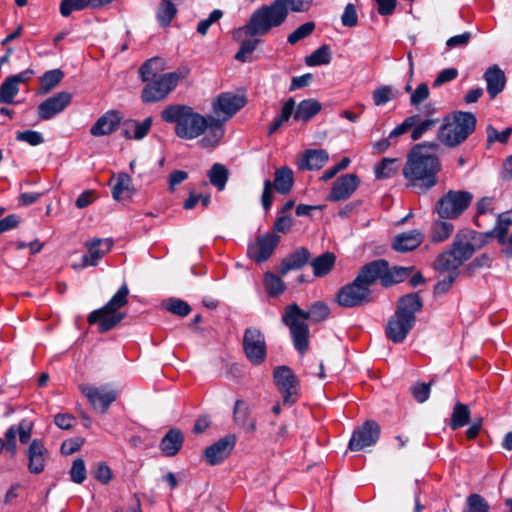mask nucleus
<instances>
[{
	"label": "nucleus",
	"instance_id": "nucleus-1",
	"mask_svg": "<svg viewBox=\"0 0 512 512\" xmlns=\"http://www.w3.org/2000/svg\"><path fill=\"white\" fill-rule=\"evenodd\" d=\"M161 119L174 124V133L183 140H193L203 136L200 144L205 148L217 146L222 139L221 122L212 115L204 116L191 106L171 104L161 111Z\"/></svg>",
	"mask_w": 512,
	"mask_h": 512
},
{
	"label": "nucleus",
	"instance_id": "nucleus-2",
	"mask_svg": "<svg viewBox=\"0 0 512 512\" xmlns=\"http://www.w3.org/2000/svg\"><path fill=\"white\" fill-rule=\"evenodd\" d=\"M439 149L437 142H423L413 146L407 154L403 176L408 186L427 192L438 183L441 162L435 154Z\"/></svg>",
	"mask_w": 512,
	"mask_h": 512
},
{
	"label": "nucleus",
	"instance_id": "nucleus-3",
	"mask_svg": "<svg viewBox=\"0 0 512 512\" xmlns=\"http://www.w3.org/2000/svg\"><path fill=\"white\" fill-rule=\"evenodd\" d=\"M329 314L330 309L323 302L311 304L307 311L301 309L296 303L285 308L282 322L289 328L293 345L300 354H304L309 347V327L306 321L318 323L326 320Z\"/></svg>",
	"mask_w": 512,
	"mask_h": 512
},
{
	"label": "nucleus",
	"instance_id": "nucleus-4",
	"mask_svg": "<svg viewBox=\"0 0 512 512\" xmlns=\"http://www.w3.org/2000/svg\"><path fill=\"white\" fill-rule=\"evenodd\" d=\"M288 17V7H284V0H274L269 5H262L250 16L243 27L235 31L234 37L243 35L250 37L264 36L273 28L280 27Z\"/></svg>",
	"mask_w": 512,
	"mask_h": 512
},
{
	"label": "nucleus",
	"instance_id": "nucleus-5",
	"mask_svg": "<svg viewBox=\"0 0 512 512\" xmlns=\"http://www.w3.org/2000/svg\"><path fill=\"white\" fill-rule=\"evenodd\" d=\"M476 122L473 113L455 111L443 118L438 128L437 140L448 148H455L475 131Z\"/></svg>",
	"mask_w": 512,
	"mask_h": 512
},
{
	"label": "nucleus",
	"instance_id": "nucleus-6",
	"mask_svg": "<svg viewBox=\"0 0 512 512\" xmlns=\"http://www.w3.org/2000/svg\"><path fill=\"white\" fill-rule=\"evenodd\" d=\"M411 272L412 268L410 267H389L386 260L379 259L364 265L360 269L357 277L358 281H362L368 288L377 281H379L383 287H390L403 282Z\"/></svg>",
	"mask_w": 512,
	"mask_h": 512
},
{
	"label": "nucleus",
	"instance_id": "nucleus-7",
	"mask_svg": "<svg viewBox=\"0 0 512 512\" xmlns=\"http://www.w3.org/2000/svg\"><path fill=\"white\" fill-rule=\"evenodd\" d=\"M418 110L419 113L406 117L401 124L397 125L389 133V138H397L411 131L410 138L413 141H418L440 123V119L435 117L437 108L434 103H426Z\"/></svg>",
	"mask_w": 512,
	"mask_h": 512
},
{
	"label": "nucleus",
	"instance_id": "nucleus-8",
	"mask_svg": "<svg viewBox=\"0 0 512 512\" xmlns=\"http://www.w3.org/2000/svg\"><path fill=\"white\" fill-rule=\"evenodd\" d=\"M128 295L129 289L124 283L104 307L89 314L88 323L90 325L98 324L100 332L113 329L125 317V314L119 312V309L128 303Z\"/></svg>",
	"mask_w": 512,
	"mask_h": 512
},
{
	"label": "nucleus",
	"instance_id": "nucleus-9",
	"mask_svg": "<svg viewBox=\"0 0 512 512\" xmlns=\"http://www.w3.org/2000/svg\"><path fill=\"white\" fill-rule=\"evenodd\" d=\"M183 78L180 72H170L160 75L158 78L143 80L144 86L141 99L144 103L163 101L177 87Z\"/></svg>",
	"mask_w": 512,
	"mask_h": 512
},
{
	"label": "nucleus",
	"instance_id": "nucleus-10",
	"mask_svg": "<svg viewBox=\"0 0 512 512\" xmlns=\"http://www.w3.org/2000/svg\"><path fill=\"white\" fill-rule=\"evenodd\" d=\"M473 195L468 191L450 190L435 204V211L439 218L454 220L460 217L470 206Z\"/></svg>",
	"mask_w": 512,
	"mask_h": 512
},
{
	"label": "nucleus",
	"instance_id": "nucleus-11",
	"mask_svg": "<svg viewBox=\"0 0 512 512\" xmlns=\"http://www.w3.org/2000/svg\"><path fill=\"white\" fill-rule=\"evenodd\" d=\"M274 182L269 179L264 181V188L261 196V204L265 211H268L273 203V188L280 194H288L294 184V175L291 168L287 166L275 170Z\"/></svg>",
	"mask_w": 512,
	"mask_h": 512
},
{
	"label": "nucleus",
	"instance_id": "nucleus-12",
	"mask_svg": "<svg viewBox=\"0 0 512 512\" xmlns=\"http://www.w3.org/2000/svg\"><path fill=\"white\" fill-rule=\"evenodd\" d=\"M243 96L225 92L217 96L212 102L213 118L221 122L222 138L225 134V123L245 106Z\"/></svg>",
	"mask_w": 512,
	"mask_h": 512
},
{
	"label": "nucleus",
	"instance_id": "nucleus-13",
	"mask_svg": "<svg viewBox=\"0 0 512 512\" xmlns=\"http://www.w3.org/2000/svg\"><path fill=\"white\" fill-rule=\"evenodd\" d=\"M275 385L283 397V403L292 406L299 399V381L288 366H278L273 371Z\"/></svg>",
	"mask_w": 512,
	"mask_h": 512
},
{
	"label": "nucleus",
	"instance_id": "nucleus-14",
	"mask_svg": "<svg viewBox=\"0 0 512 512\" xmlns=\"http://www.w3.org/2000/svg\"><path fill=\"white\" fill-rule=\"evenodd\" d=\"M242 345L245 356L253 365H261L265 361L267 347L265 336L260 329L256 327L245 329Z\"/></svg>",
	"mask_w": 512,
	"mask_h": 512
},
{
	"label": "nucleus",
	"instance_id": "nucleus-15",
	"mask_svg": "<svg viewBox=\"0 0 512 512\" xmlns=\"http://www.w3.org/2000/svg\"><path fill=\"white\" fill-rule=\"evenodd\" d=\"M371 290L358 281V277L350 284L341 287L336 295L338 305L352 308L359 307L371 302Z\"/></svg>",
	"mask_w": 512,
	"mask_h": 512
},
{
	"label": "nucleus",
	"instance_id": "nucleus-16",
	"mask_svg": "<svg viewBox=\"0 0 512 512\" xmlns=\"http://www.w3.org/2000/svg\"><path fill=\"white\" fill-rule=\"evenodd\" d=\"M485 243L484 235L471 229H462L454 237L451 250L461 261L466 262L477 248Z\"/></svg>",
	"mask_w": 512,
	"mask_h": 512
},
{
	"label": "nucleus",
	"instance_id": "nucleus-17",
	"mask_svg": "<svg viewBox=\"0 0 512 512\" xmlns=\"http://www.w3.org/2000/svg\"><path fill=\"white\" fill-rule=\"evenodd\" d=\"M80 390L92 407L101 413H105L117 399V392L107 384L100 387L85 384L80 386Z\"/></svg>",
	"mask_w": 512,
	"mask_h": 512
},
{
	"label": "nucleus",
	"instance_id": "nucleus-18",
	"mask_svg": "<svg viewBox=\"0 0 512 512\" xmlns=\"http://www.w3.org/2000/svg\"><path fill=\"white\" fill-rule=\"evenodd\" d=\"M379 436L380 426L375 421L368 420L353 432L349 441V449L351 451H360L374 445Z\"/></svg>",
	"mask_w": 512,
	"mask_h": 512
},
{
	"label": "nucleus",
	"instance_id": "nucleus-19",
	"mask_svg": "<svg viewBox=\"0 0 512 512\" xmlns=\"http://www.w3.org/2000/svg\"><path fill=\"white\" fill-rule=\"evenodd\" d=\"M237 438L228 434L204 450V459L212 466L222 463L233 451Z\"/></svg>",
	"mask_w": 512,
	"mask_h": 512
},
{
	"label": "nucleus",
	"instance_id": "nucleus-20",
	"mask_svg": "<svg viewBox=\"0 0 512 512\" xmlns=\"http://www.w3.org/2000/svg\"><path fill=\"white\" fill-rule=\"evenodd\" d=\"M279 240L280 237L273 233L259 236L256 242L248 247L249 257L258 263L266 261L272 255Z\"/></svg>",
	"mask_w": 512,
	"mask_h": 512
},
{
	"label": "nucleus",
	"instance_id": "nucleus-21",
	"mask_svg": "<svg viewBox=\"0 0 512 512\" xmlns=\"http://www.w3.org/2000/svg\"><path fill=\"white\" fill-rule=\"evenodd\" d=\"M359 183L360 179L356 174L342 175L333 183L328 200L338 202L348 199L356 191Z\"/></svg>",
	"mask_w": 512,
	"mask_h": 512
},
{
	"label": "nucleus",
	"instance_id": "nucleus-22",
	"mask_svg": "<svg viewBox=\"0 0 512 512\" xmlns=\"http://www.w3.org/2000/svg\"><path fill=\"white\" fill-rule=\"evenodd\" d=\"M71 102V94L59 92L49 97L38 106V117L40 120H49L62 112Z\"/></svg>",
	"mask_w": 512,
	"mask_h": 512
},
{
	"label": "nucleus",
	"instance_id": "nucleus-23",
	"mask_svg": "<svg viewBox=\"0 0 512 512\" xmlns=\"http://www.w3.org/2000/svg\"><path fill=\"white\" fill-rule=\"evenodd\" d=\"M416 319L411 317H403L395 313L388 321L386 326V336L394 343L404 341L410 330L415 324Z\"/></svg>",
	"mask_w": 512,
	"mask_h": 512
},
{
	"label": "nucleus",
	"instance_id": "nucleus-24",
	"mask_svg": "<svg viewBox=\"0 0 512 512\" xmlns=\"http://www.w3.org/2000/svg\"><path fill=\"white\" fill-rule=\"evenodd\" d=\"M28 470L31 474H40L45 470L49 452L40 439H34L28 449Z\"/></svg>",
	"mask_w": 512,
	"mask_h": 512
},
{
	"label": "nucleus",
	"instance_id": "nucleus-25",
	"mask_svg": "<svg viewBox=\"0 0 512 512\" xmlns=\"http://www.w3.org/2000/svg\"><path fill=\"white\" fill-rule=\"evenodd\" d=\"M85 247L87 248V254L82 257V266H95L98 261L112 249L113 241L110 238H95L87 241Z\"/></svg>",
	"mask_w": 512,
	"mask_h": 512
},
{
	"label": "nucleus",
	"instance_id": "nucleus-26",
	"mask_svg": "<svg viewBox=\"0 0 512 512\" xmlns=\"http://www.w3.org/2000/svg\"><path fill=\"white\" fill-rule=\"evenodd\" d=\"M121 120L122 117L118 111H108L91 127L90 133L95 137L110 135L117 129Z\"/></svg>",
	"mask_w": 512,
	"mask_h": 512
},
{
	"label": "nucleus",
	"instance_id": "nucleus-27",
	"mask_svg": "<svg viewBox=\"0 0 512 512\" xmlns=\"http://www.w3.org/2000/svg\"><path fill=\"white\" fill-rule=\"evenodd\" d=\"M233 421L246 433L252 434L256 431V419L251 416L250 408L243 400L238 399L234 404Z\"/></svg>",
	"mask_w": 512,
	"mask_h": 512
},
{
	"label": "nucleus",
	"instance_id": "nucleus-28",
	"mask_svg": "<svg viewBox=\"0 0 512 512\" xmlns=\"http://www.w3.org/2000/svg\"><path fill=\"white\" fill-rule=\"evenodd\" d=\"M311 258L309 250L305 247H299L289 254L281 262L279 273L285 276L290 270L300 269L305 266Z\"/></svg>",
	"mask_w": 512,
	"mask_h": 512
},
{
	"label": "nucleus",
	"instance_id": "nucleus-29",
	"mask_svg": "<svg viewBox=\"0 0 512 512\" xmlns=\"http://www.w3.org/2000/svg\"><path fill=\"white\" fill-rule=\"evenodd\" d=\"M424 234L419 230H411L397 235L392 243L394 250L399 252L412 251L423 242Z\"/></svg>",
	"mask_w": 512,
	"mask_h": 512
},
{
	"label": "nucleus",
	"instance_id": "nucleus-30",
	"mask_svg": "<svg viewBox=\"0 0 512 512\" xmlns=\"http://www.w3.org/2000/svg\"><path fill=\"white\" fill-rule=\"evenodd\" d=\"M152 123V117H147L142 122L134 119L126 120L123 123V136L126 139L141 140L149 133Z\"/></svg>",
	"mask_w": 512,
	"mask_h": 512
},
{
	"label": "nucleus",
	"instance_id": "nucleus-31",
	"mask_svg": "<svg viewBox=\"0 0 512 512\" xmlns=\"http://www.w3.org/2000/svg\"><path fill=\"white\" fill-rule=\"evenodd\" d=\"M184 437L179 429H170L160 442V450L167 457L175 456L182 448Z\"/></svg>",
	"mask_w": 512,
	"mask_h": 512
},
{
	"label": "nucleus",
	"instance_id": "nucleus-32",
	"mask_svg": "<svg viewBox=\"0 0 512 512\" xmlns=\"http://www.w3.org/2000/svg\"><path fill=\"white\" fill-rule=\"evenodd\" d=\"M329 160V154L324 149H309L305 151L299 168L304 170H319Z\"/></svg>",
	"mask_w": 512,
	"mask_h": 512
},
{
	"label": "nucleus",
	"instance_id": "nucleus-33",
	"mask_svg": "<svg viewBox=\"0 0 512 512\" xmlns=\"http://www.w3.org/2000/svg\"><path fill=\"white\" fill-rule=\"evenodd\" d=\"M114 181L112 196L116 201L130 199L134 194L132 179L127 173H119L112 178Z\"/></svg>",
	"mask_w": 512,
	"mask_h": 512
},
{
	"label": "nucleus",
	"instance_id": "nucleus-34",
	"mask_svg": "<svg viewBox=\"0 0 512 512\" xmlns=\"http://www.w3.org/2000/svg\"><path fill=\"white\" fill-rule=\"evenodd\" d=\"M182 1L183 0H160L156 9V19L161 27L166 28L170 26L178 13L177 6Z\"/></svg>",
	"mask_w": 512,
	"mask_h": 512
},
{
	"label": "nucleus",
	"instance_id": "nucleus-35",
	"mask_svg": "<svg viewBox=\"0 0 512 512\" xmlns=\"http://www.w3.org/2000/svg\"><path fill=\"white\" fill-rule=\"evenodd\" d=\"M484 79L487 83V92L494 98L505 87L506 77L504 72L496 65L489 67L485 74Z\"/></svg>",
	"mask_w": 512,
	"mask_h": 512
},
{
	"label": "nucleus",
	"instance_id": "nucleus-36",
	"mask_svg": "<svg viewBox=\"0 0 512 512\" xmlns=\"http://www.w3.org/2000/svg\"><path fill=\"white\" fill-rule=\"evenodd\" d=\"M422 308V301L420 297L415 294H407L401 297L398 301L397 310L395 313L400 314L403 317L415 318V313L420 311Z\"/></svg>",
	"mask_w": 512,
	"mask_h": 512
},
{
	"label": "nucleus",
	"instance_id": "nucleus-37",
	"mask_svg": "<svg viewBox=\"0 0 512 512\" xmlns=\"http://www.w3.org/2000/svg\"><path fill=\"white\" fill-rule=\"evenodd\" d=\"M446 220L440 218L432 222L429 230V239L432 243L445 242L453 234L454 225Z\"/></svg>",
	"mask_w": 512,
	"mask_h": 512
},
{
	"label": "nucleus",
	"instance_id": "nucleus-38",
	"mask_svg": "<svg viewBox=\"0 0 512 512\" xmlns=\"http://www.w3.org/2000/svg\"><path fill=\"white\" fill-rule=\"evenodd\" d=\"M463 264V261L450 249L437 257L435 268L440 273H458V268Z\"/></svg>",
	"mask_w": 512,
	"mask_h": 512
},
{
	"label": "nucleus",
	"instance_id": "nucleus-39",
	"mask_svg": "<svg viewBox=\"0 0 512 512\" xmlns=\"http://www.w3.org/2000/svg\"><path fill=\"white\" fill-rule=\"evenodd\" d=\"M336 263V256L332 252H325L320 256L314 258L310 265L313 269L315 277H324L329 274Z\"/></svg>",
	"mask_w": 512,
	"mask_h": 512
},
{
	"label": "nucleus",
	"instance_id": "nucleus-40",
	"mask_svg": "<svg viewBox=\"0 0 512 512\" xmlns=\"http://www.w3.org/2000/svg\"><path fill=\"white\" fill-rule=\"evenodd\" d=\"M165 69V61L161 57H154L145 61L139 68L141 80L158 78Z\"/></svg>",
	"mask_w": 512,
	"mask_h": 512
},
{
	"label": "nucleus",
	"instance_id": "nucleus-41",
	"mask_svg": "<svg viewBox=\"0 0 512 512\" xmlns=\"http://www.w3.org/2000/svg\"><path fill=\"white\" fill-rule=\"evenodd\" d=\"M321 110V104L315 99L302 100L295 112L294 119L297 121L308 122L312 117L318 114Z\"/></svg>",
	"mask_w": 512,
	"mask_h": 512
},
{
	"label": "nucleus",
	"instance_id": "nucleus-42",
	"mask_svg": "<svg viewBox=\"0 0 512 512\" xmlns=\"http://www.w3.org/2000/svg\"><path fill=\"white\" fill-rule=\"evenodd\" d=\"M511 226L512 218L510 215L508 213L499 214L494 229L489 232L488 235L496 237L499 244L505 245L509 238L507 237V233Z\"/></svg>",
	"mask_w": 512,
	"mask_h": 512
},
{
	"label": "nucleus",
	"instance_id": "nucleus-43",
	"mask_svg": "<svg viewBox=\"0 0 512 512\" xmlns=\"http://www.w3.org/2000/svg\"><path fill=\"white\" fill-rule=\"evenodd\" d=\"M470 408L468 405L461 402H457L453 408V412L450 420V428L457 430L464 427L470 421Z\"/></svg>",
	"mask_w": 512,
	"mask_h": 512
},
{
	"label": "nucleus",
	"instance_id": "nucleus-44",
	"mask_svg": "<svg viewBox=\"0 0 512 512\" xmlns=\"http://www.w3.org/2000/svg\"><path fill=\"white\" fill-rule=\"evenodd\" d=\"M398 162L397 158H383L374 168L375 177L377 179L392 177L398 170Z\"/></svg>",
	"mask_w": 512,
	"mask_h": 512
},
{
	"label": "nucleus",
	"instance_id": "nucleus-45",
	"mask_svg": "<svg viewBox=\"0 0 512 512\" xmlns=\"http://www.w3.org/2000/svg\"><path fill=\"white\" fill-rule=\"evenodd\" d=\"M228 175L229 173L227 168L219 163H215L208 173V177L211 184L220 191L225 188L228 180Z\"/></svg>",
	"mask_w": 512,
	"mask_h": 512
},
{
	"label": "nucleus",
	"instance_id": "nucleus-46",
	"mask_svg": "<svg viewBox=\"0 0 512 512\" xmlns=\"http://www.w3.org/2000/svg\"><path fill=\"white\" fill-rule=\"evenodd\" d=\"M64 73L60 69L49 70L40 78L42 93H48L54 89L63 79Z\"/></svg>",
	"mask_w": 512,
	"mask_h": 512
},
{
	"label": "nucleus",
	"instance_id": "nucleus-47",
	"mask_svg": "<svg viewBox=\"0 0 512 512\" xmlns=\"http://www.w3.org/2000/svg\"><path fill=\"white\" fill-rule=\"evenodd\" d=\"M331 51L328 45H323L316 49L313 53L306 57L305 63L306 65L319 66V65H327L331 62Z\"/></svg>",
	"mask_w": 512,
	"mask_h": 512
},
{
	"label": "nucleus",
	"instance_id": "nucleus-48",
	"mask_svg": "<svg viewBox=\"0 0 512 512\" xmlns=\"http://www.w3.org/2000/svg\"><path fill=\"white\" fill-rule=\"evenodd\" d=\"M263 283L266 292L271 297H276L282 294L285 290V285L280 277L274 275L271 272L265 273Z\"/></svg>",
	"mask_w": 512,
	"mask_h": 512
},
{
	"label": "nucleus",
	"instance_id": "nucleus-49",
	"mask_svg": "<svg viewBox=\"0 0 512 512\" xmlns=\"http://www.w3.org/2000/svg\"><path fill=\"white\" fill-rule=\"evenodd\" d=\"M19 90V87L8 76L0 86V103L13 104Z\"/></svg>",
	"mask_w": 512,
	"mask_h": 512
},
{
	"label": "nucleus",
	"instance_id": "nucleus-50",
	"mask_svg": "<svg viewBox=\"0 0 512 512\" xmlns=\"http://www.w3.org/2000/svg\"><path fill=\"white\" fill-rule=\"evenodd\" d=\"M476 215L474 217V224L482 228L484 224L481 222V217L487 214L493 215V198L492 197H483L476 204Z\"/></svg>",
	"mask_w": 512,
	"mask_h": 512
},
{
	"label": "nucleus",
	"instance_id": "nucleus-51",
	"mask_svg": "<svg viewBox=\"0 0 512 512\" xmlns=\"http://www.w3.org/2000/svg\"><path fill=\"white\" fill-rule=\"evenodd\" d=\"M315 29L314 22H306L299 26L296 30H294L291 34L288 35L287 41L291 45H295L299 41L307 38Z\"/></svg>",
	"mask_w": 512,
	"mask_h": 512
},
{
	"label": "nucleus",
	"instance_id": "nucleus-52",
	"mask_svg": "<svg viewBox=\"0 0 512 512\" xmlns=\"http://www.w3.org/2000/svg\"><path fill=\"white\" fill-rule=\"evenodd\" d=\"M90 8L89 0H62L60 3V13L68 17L73 11H80Z\"/></svg>",
	"mask_w": 512,
	"mask_h": 512
},
{
	"label": "nucleus",
	"instance_id": "nucleus-53",
	"mask_svg": "<svg viewBox=\"0 0 512 512\" xmlns=\"http://www.w3.org/2000/svg\"><path fill=\"white\" fill-rule=\"evenodd\" d=\"M463 512H489V506L479 494H471L467 498L466 508Z\"/></svg>",
	"mask_w": 512,
	"mask_h": 512
},
{
	"label": "nucleus",
	"instance_id": "nucleus-54",
	"mask_svg": "<svg viewBox=\"0 0 512 512\" xmlns=\"http://www.w3.org/2000/svg\"><path fill=\"white\" fill-rule=\"evenodd\" d=\"M165 307L169 312L181 317L187 316L191 311V308L187 302L177 298L169 299L166 302Z\"/></svg>",
	"mask_w": 512,
	"mask_h": 512
},
{
	"label": "nucleus",
	"instance_id": "nucleus-55",
	"mask_svg": "<svg viewBox=\"0 0 512 512\" xmlns=\"http://www.w3.org/2000/svg\"><path fill=\"white\" fill-rule=\"evenodd\" d=\"M373 102L376 106L384 105L395 98V94L390 86H380L373 91Z\"/></svg>",
	"mask_w": 512,
	"mask_h": 512
},
{
	"label": "nucleus",
	"instance_id": "nucleus-56",
	"mask_svg": "<svg viewBox=\"0 0 512 512\" xmlns=\"http://www.w3.org/2000/svg\"><path fill=\"white\" fill-rule=\"evenodd\" d=\"M70 478L76 484H81L86 479V467L83 459L78 458L72 463Z\"/></svg>",
	"mask_w": 512,
	"mask_h": 512
},
{
	"label": "nucleus",
	"instance_id": "nucleus-57",
	"mask_svg": "<svg viewBox=\"0 0 512 512\" xmlns=\"http://www.w3.org/2000/svg\"><path fill=\"white\" fill-rule=\"evenodd\" d=\"M429 95L430 90L428 85L426 83L419 84L410 96L411 106L418 108L423 101L429 98Z\"/></svg>",
	"mask_w": 512,
	"mask_h": 512
},
{
	"label": "nucleus",
	"instance_id": "nucleus-58",
	"mask_svg": "<svg viewBox=\"0 0 512 512\" xmlns=\"http://www.w3.org/2000/svg\"><path fill=\"white\" fill-rule=\"evenodd\" d=\"M431 385H432V382L414 384L410 388L413 398L418 403H424L429 398Z\"/></svg>",
	"mask_w": 512,
	"mask_h": 512
},
{
	"label": "nucleus",
	"instance_id": "nucleus-59",
	"mask_svg": "<svg viewBox=\"0 0 512 512\" xmlns=\"http://www.w3.org/2000/svg\"><path fill=\"white\" fill-rule=\"evenodd\" d=\"M260 41L258 39H246L241 42L240 49L235 55V59L240 62L247 61V55L251 54Z\"/></svg>",
	"mask_w": 512,
	"mask_h": 512
},
{
	"label": "nucleus",
	"instance_id": "nucleus-60",
	"mask_svg": "<svg viewBox=\"0 0 512 512\" xmlns=\"http://www.w3.org/2000/svg\"><path fill=\"white\" fill-rule=\"evenodd\" d=\"M512 134V127H508L502 132L497 131L493 126L487 127V141L488 143L500 142L506 143Z\"/></svg>",
	"mask_w": 512,
	"mask_h": 512
},
{
	"label": "nucleus",
	"instance_id": "nucleus-61",
	"mask_svg": "<svg viewBox=\"0 0 512 512\" xmlns=\"http://www.w3.org/2000/svg\"><path fill=\"white\" fill-rule=\"evenodd\" d=\"M18 141L27 142L31 146H37L44 142V138L40 132L33 130H26L18 132L16 135Z\"/></svg>",
	"mask_w": 512,
	"mask_h": 512
},
{
	"label": "nucleus",
	"instance_id": "nucleus-62",
	"mask_svg": "<svg viewBox=\"0 0 512 512\" xmlns=\"http://www.w3.org/2000/svg\"><path fill=\"white\" fill-rule=\"evenodd\" d=\"M223 16V12L219 9L213 10L207 19L201 20L197 25V32L205 35L210 26Z\"/></svg>",
	"mask_w": 512,
	"mask_h": 512
},
{
	"label": "nucleus",
	"instance_id": "nucleus-63",
	"mask_svg": "<svg viewBox=\"0 0 512 512\" xmlns=\"http://www.w3.org/2000/svg\"><path fill=\"white\" fill-rule=\"evenodd\" d=\"M33 424L32 422L24 419L16 426V435H19V440L22 444L28 443L32 435Z\"/></svg>",
	"mask_w": 512,
	"mask_h": 512
},
{
	"label": "nucleus",
	"instance_id": "nucleus-64",
	"mask_svg": "<svg viewBox=\"0 0 512 512\" xmlns=\"http://www.w3.org/2000/svg\"><path fill=\"white\" fill-rule=\"evenodd\" d=\"M342 24L346 27H355L358 24L356 8L353 4H348L341 16Z\"/></svg>",
	"mask_w": 512,
	"mask_h": 512
}]
</instances>
